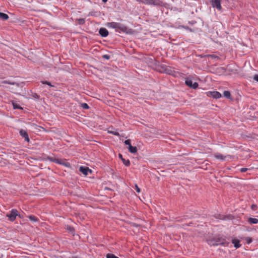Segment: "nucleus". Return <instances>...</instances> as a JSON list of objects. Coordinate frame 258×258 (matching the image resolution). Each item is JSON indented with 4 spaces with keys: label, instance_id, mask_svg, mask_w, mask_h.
Segmentation results:
<instances>
[{
    "label": "nucleus",
    "instance_id": "obj_1",
    "mask_svg": "<svg viewBox=\"0 0 258 258\" xmlns=\"http://www.w3.org/2000/svg\"><path fill=\"white\" fill-rule=\"evenodd\" d=\"M107 26L108 27L115 29L116 31L126 32L127 31V28L123 24L119 23L110 22L107 23Z\"/></svg>",
    "mask_w": 258,
    "mask_h": 258
},
{
    "label": "nucleus",
    "instance_id": "obj_2",
    "mask_svg": "<svg viewBox=\"0 0 258 258\" xmlns=\"http://www.w3.org/2000/svg\"><path fill=\"white\" fill-rule=\"evenodd\" d=\"M17 216H18V212L16 209H12L10 214H7V216L12 221H14Z\"/></svg>",
    "mask_w": 258,
    "mask_h": 258
},
{
    "label": "nucleus",
    "instance_id": "obj_3",
    "mask_svg": "<svg viewBox=\"0 0 258 258\" xmlns=\"http://www.w3.org/2000/svg\"><path fill=\"white\" fill-rule=\"evenodd\" d=\"M185 84L193 89H196L198 87V84L197 82L192 83V80L190 79H186L185 80Z\"/></svg>",
    "mask_w": 258,
    "mask_h": 258
},
{
    "label": "nucleus",
    "instance_id": "obj_4",
    "mask_svg": "<svg viewBox=\"0 0 258 258\" xmlns=\"http://www.w3.org/2000/svg\"><path fill=\"white\" fill-rule=\"evenodd\" d=\"M211 4L214 8H216L219 10L221 9V0H211Z\"/></svg>",
    "mask_w": 258,
    "mask_h": 258
},
{
    "label": "nucleus",
    "instance_id": "obj_5",
    "mask_svg": "<svg viewBox=\"0 0 258 258\" xmlns=\"http://www.w3.org/2000/svg\"><path fill=\"white\" fill-rule=\"evenodd\" d=\"M214 156L215 158H216L217 159L220 160H225L226 158H230V156L227 155V156H223L222 154L220 153H216L214 155Z\"/></svg>",
    "mask_w": 258,
    "mask_h": 258
},
{
    "label": "nucleus",
    "instance_id": "obj_6",
    "mask_svg": "<svg viewBox=\"0 0 258 258\" xmlns=\"http://www.w3.org/2000/svg\"><path fill=\"white\" fill-rule=\"evenodd\" d=\"M20 134L22 137L24 138L25 140L26 141H27V142H29L30 140L29 138V136L26 131L24 130H21L20 131Z\"/></svg>",
    "mask_w": 258,
    "mask_h": 258
},
{
    "label": "nucleus",
    "instance_id": "obj_7",
    "mask_svg": "<svg viewBox=\"0 0 258 258\" xmlns=\"http://www.w3.org/2000/svg\"><path fill=\"white\" fill-rule=\"evenodd\" d=\"M79 170L84 175H87L89 172H91V170L88 167L81 166L79 168Z\"/></svg>",
    "mask_w": 258,
    "mask_h": 258
},
{
    "label": "nucleus",
    "instance_id": "obj_8",
    "mask_svg": "<svg viewBox=\"0 0 258 258\" xmlns=\"http://www.w3.org/2000/svg\"><path fill=\"white\" fill-rule=\"evenodd\" d=\"M99 34L102 37H106L108 35V32L106 29L101 28L99 30Z\"/></svg>",
    "mask_w": 258,
    "mask_h": 258
},
{
    "label": "nucleus",
    "instance_id": "obj_9",
    "mask_svg": "<svg viewBox=\"0 0 258 258\" xmlns=\"http://www.w3.org/2000/svg\"><path fill=\"white\" fill-rule=\"evenodd\" d=\"M210 94L211 96L214 98L218 99L221 97V94L217 91L211 92Z\"/></svg>",
    "mask_w": 258,
    "mask_h": 258
},
{
    "label": "nucleus",
    "instance_id": "obj_10",
    "mask_svg": "<svg viewBox=\"0 0 258 258\" xmlns=\"http://www.w3.org/2000/svg\"><path fill=\"white\" fill-rule=\"evenodd\" d=\"M128 150L131 153L135 154L137 152V148L136 147L132 146V145H129Z\"/></svg>",
    "mask_w": 258,
    "mask_h": 258
},
{
    "label": "nucleus",
    "instance_id": "obj_11",
    "mask_svg": "<svg viewBox=\"0 0 258 258\" xmlns=\"http://www.w3.org/2000/svg\"><path fill=\"white\" fill-rule=\"evenodd\" d=\"M119 156V157L121 159V160L122 161L123 164L126 166H128L130 165V162L128 160H125L124 158H123L122 157V156L121 154H119L118 155Z\"/></svg>",
    "mask_w": 258,
    "mask_h": 258
},
{
    "label": "nucleus",
    "instance_id": "obj_12",
    "mask_svg": "<svg viewBox=\"0 0 258 258\" xmlns=\"http://www.w3.org/2000/svg\"><path fill=\"white\" fill-rule=\"evenodd\" d=\"M232 243L234 244V246L236 248L240 247L241 245L239 244V240L238 239H234L232 240Z\"/></svg>",
    "mask_w": 258,
    "mask_h": 258
},
{
    "label": "nucleus",
    "instance_id": "obj_13",
    "mask_svg": "<svg viewBox=\"0 0 258 258\" xmlns=\"http://www.w3.org/2000/svg\"><path fill=\"white\" fill-rule=\"evenodd\" d=\"M248 222L250 224H257L258 223V219L254 218H249L248 219Z\"/></svg>",
    "mask_w": 258,
    "mask_h": 258
},
{
    "label": "nucleus",
    "instance_id": "obj_14",
    "mask_svg": "<svg viewBox=\"0 0 258 258\" xmlns=\"http://www.w3.org/2000/svg\"><path fill=\"white\" fill-rule=\"evenodd\" d=\"M0 19L3 20H7L9 19V16L6 14L0 12Z\"/></svg>",
    "mask_w": 258,
    "mask_h": 258
},
{
    "label": "nucleus",
    "instance_id": "obj_15",
    "mask_svg": "<svg viewBox=\"0 0 258 258\" xmlns=\"http://www.w3.org/2000/svg\"><path fill=\"white\" fill-rule=\"evenodd\" d=\"M3 83L9 84L13 85H16L17 87H19V83H16V82H9V81H3L2 82V84H3Z\"/></svg>",
    "mask_w": 258,
    "mask_h": 258
},
{
    "label": "nucleus",
    "instance_id": "obj_16",
    "mask_svg": "<svg viewBox=\"0 0 258 258\" xmlns=\"http://www.w3.org/2000/svg\"><path fill=\"white\" fill-rule=\"evenodd\" d=\"M228 244H229V243L226 241L222 242L220 243V242H216V243H212V244L213 245H224V246H227L228 245Z\"/></svg>",
    "mask_w": 258,
    "mask_h": 258
},
{
    "label": "nucleus",
    "instance_id": "obj_17",
    "mask_svg": "<svg viewBox=\"0 0 258 258\" xmlns=\"http://www.w3.org/2000/svg\"><path fill=\"white\" fill-rule=\"evenodd\" d=\"M28 217H29V219L31 221H33V222H37L38 220V218L37 217H35L34 216H33V215H30Z\"/></svg>",
    "mask_w": 258,
    "mask_h": 258
},
{
    "label": "nucleus",
    "instance_id": "obj_18",
    "mask_svg": "<svg viewBox=\"0 0 258 258\" xmlns=\"http://www.w3.org/2000/svg\"><path fill=\"white\" fill-rule=\"evenodd\" d=\"M223 95L227 98H229L230 97V93L229 91H225L223 93Z\"/></svg>",
    "mask_w": 258,
    "mask_h": 258
},
{
    "label": "nucleus",
    "instance_id": "obj_19",
    "mask_svg": "<svg viewBox=\"0 0 258 258\" xmlns=\"http://www.w3.org/2000/svg\"><path fill=\"white\" fill-rule=\"evenodd\" d=\"M206 56H207L208 57H210L212 59H219V58L218 56L214 55V54H209V55H206Z\"/></svg>",
    "mask_w": 258,
    "mask_h": 258
},
{
    "label": "nucleus",
    "instance_id": "obj_20",
    "mask_svg": "<svg viewBox=\"0 0 258 258\" xmlns=\"http://www.w3.org/2000/svg\"><path fill=\"white\" fill-rule=\"evenodd\" d=\"M106 258H118L113 254L108 253L106 255Z\"/></svg>",
    "mask_w": 258,
    "mask_h": 258
},
{
    "label": "nucleus",
    "instance_id": "obj_21",
    "mask_svg": "<svg viewBox=\"0 0 258 258\" xmlns=\"http://www.w3.org/2000/svg\"><path fill=\"white\" fill-rule=\"evenodd\" d=\"M41 82L43 84H47V85L50 86V87H54V86L52 85L51 83L49 82L46 81H41Z\"/></svg>",
    "mask_w": 258,
    "mask_h": 258
},
{
    "label": "nucleus",
    "instance_id": "obj_22",
    "mask_svg": "<svg viewBox=\"0 0 258 258\" xmlns=\"http://www.w3.org/2000/svg\"><path fill=\"white\" fill-rule=\"evenodd\" d=\"M82 107L84 108V109H88L89 108V106L87 104V103H83L82 104Z\"/></svg>",
    "mask_w": 258,
    "mask_h": 258
},
{
    "label": "nucleus",
    "instance_id": "obj_23",
    "mask_svg": "<svg viewBox=\"0 0 258 258\" xmlns=\"http://www.w3.org/2000/svg\"><path fill=\"white\" fill-rule=\"evenodd\" d=\"M13 105L14 108H15V109H16V108L22 109V108L21 106L17 105L16 104L13 103Z\"/></svg>",
    "mask_w": 258,
    "mask_h": 258
},
{
    "label": "nucleus",
    "instance_id": "obj_24",
    "mask_svg": "<svg viewBox=\"0 0 258 258\" xmlns=\"http://www.w3.org/2000/svg\"><path fill=\"white\" fill-rule=\"evenodd\" d=\"M124 144L126 145H128V147H129V145H131V140H126L124 141Z\"/></svg>",
    "mask_w": 258,
    "mask_h": 258
},
{
    "label": "nucleus",
    "instance_id": "obj_25",
    "mask_svg": "<svg viewBox=\"0 0 258 258\" xmlns=\"http://www.w3.org/2000/svg\"><path fill=\"white\" fill-rule=\"evenodd\" d=\"M67 230L71 232H73L74 231V228L70 226L67 227Z\"/></svg>",
    "mask_w": 258,
    "mask_h": 258
},
{
    "label": "nucleus",
    "instance_id": "obj_26",
    "mask_svg": "<svg viewBox=\"0 0 258 258\" xmlns=\"http://www.w3.org/2000/svg\"><path fill=\"white\" fill-rule=\"evenodd\" d=\"M84 22H85V21H84V20L83 19H80L79 20V23L80 24H83L84 23Z\"/></svg>",
    "mask_w": 258,
    "mask_h": 258
},
{
    "label": "nucleus",
    "instance_id": "obj_27",
    "mask_svg": "<svg viewBox=\"0 0 258 258\" xmlns=\"http://www.w3.org/2000/svg\"><path fill=\"white\" fill-rule=\"evenodd\" d=\"M103 57L106 59H109L110 58V56L107 54H104L103 55Z\"/></svg>",
    "mask_w": 258,
    "mask_h": 258
},
{
    "label": "nucleus",
    "instance_id": "obj_28",
    "mask_svg": "<svg viewBox=\"0 0 258 258\" xmlns=\"http://www.w3.org/2000/svg\"><path fill=\"white\" fill-rule=\"evenodd\" d=\"M247 170H248V169L246 168H242L240 169V171L241 172H244L246 171Z\"/></svg>",
    "mask_w": 258,
    "mask_h": 258
},
{
    "label": "nucleus",
    "instance_id": "obj_29",
    "mask_svg": "<svg viewBox=\"0 0 258 258\" xmlns=\"http://www.w3.org/2000/svg\"><path fill=\"white\" fill-rule=\"evenodd\" d=\"M135 187L137 192L139 193L140 192V188L138 187V186L137 184H136Z\"/></svg>",
    "mask_w": 258,
    "mask_h": 258
},
{
    "label": "nucleus",
    "instance_id": "obj_30",
    "mask_svg": "<svg viewBox=\"0 0 258 258\" xmlns=\"http://www.w3.org/2000/svg\"><path fill=\"white\" fill-rule=\"evenodd\" d=\"M110 133H111L112 134L114 135H115V136H119V134L117 132H111Z\"/></svg>",
    "mask_w": 258,
    "mask_h": 258
},
{
    "label": "nucleus",
    "instance_id": "obj_31",
    "mask_svg": "<svg viewBox=\"0 0 258 258\" xmlns=\"http://www.w3.org/2000/svg\"><path fill=\"white\" fill-rule=\"evenodd\" d=\"M253 79L255 81L258 82V75H254V77H253Z\"/></svg>",
    "mask_w": 258,
    "mask_h": 258
},
{
    "label": "nucleus",
    "instance_id": "obj_32",
    "mask_svg": "<svg viewBox=\"0 0 258 258\" xmlns=\"http://www.w3.org/2000/svg\"><path fill=\"white\" fill-rule=\"evenodd\" d=\"M246 241L247 243H250L251 242V239L250 238H246Z\"/></svg>",
    "mask_w": 258,
    "mask_h": 258
},
{
    "label": "nucleus",
    "instance_id": "obj_33",
    "mask_svg": "<svg viewBox=\"0 0 258 258\" xmlns=\"http://www.w3.org/2000/svg\"><path fill=\"white\" fill-rule=\"evenodd\" d=\"M256 208V205H252L251 206V209L253 210H255Z\"/></svg>",
    "mask_w": 258,
    "mask_h": 258
},
{
    "label": "nucleus",
    "instance_id": "obj_34",
    "mask_svg": "<svg viewBox=\"0 0 258 258\" xmlns=\"http://www.w3.org/2000/svg\"><path fill=\"white\" fill-rule=\"evenodd\" d=\"M55 161V162H56L58 163H59V164H63L62 162H61L60 161H59L58 160V159H56Z\"/></svg>",
    "mask_w": 258,
    "mask_h": 258
},
{
    "label": "nucleus",
    "instance_id": "obj_35",
    "mask_svg": "<svg viewBox=\"0 0 258 258\" xmlns=\"http://www.w3.org/2000/svg\"><path fill=\"white\" fill-rule=\"evenodd\" d=\"M102 1L104 3L106 2L107 1V0H102Z\"/></svg>",
    "mask_w": 258,
    "mask_h": 258
}]
</instances>
